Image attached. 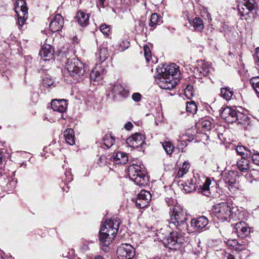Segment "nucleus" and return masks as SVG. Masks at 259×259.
Masks as SVG:
<instances>
[{
    "instance_id": "28",
    "label": "nucleus",
    "mask_w": 259,
    "mask_h": 259,
    "mask_svg": "<svg viewBox=\"0 0 259 259\" xmlns=\"http://www.w3.org/2000/svg\"><path fill=\"white\" fill-rule=\"evenodd\" d=\"M191 25L193 26L195 30L198 31H201L204 27V24L202 19L198 17H195L191 23Z\"/></svg>"
},
{
    "instance_id": "62",
    "label": "nucleus",
    "mask_w": 259,
    "mask_h": 259,
    "mask_svg": "<svg viewBox=\"0 0 259 259\" xmlns=\"http://www.w3.org/2000/svg\"><path fill=\"white\" fill-rule=\"evenodd\" d=\"M257 49H259V48H258Z\"/></svg>"
},
{
    "instance_id": "23",
    "label": "nucleus",
    "mask_w": 259,
    "mask_h": 259,
    "mask_svg": "<svg viewBox=\"0 0 259 259\" xmlns=\"http://www.w3.org/2000/svg\"><path fill=\"white\" fill-rule=\"evenodd\" d=\"M250 157H243L237 162L239 170L242 172H247L250 168V161L248 159Z\"/></svg>"
},
{
    "instance_id": "5",
    "label": "nucleus",
    "mask_w": 259,
    "mask_h": 259,
    "mask_svg": "<svg viewBox=\"0 0 259 259\" xmlns=\"http://www.w3.org/2000/svg\"><path fill=\"white\" fill-rule=\"evenodd\" d=\"M255 0H240L238 5V14L242 20H252L255 17Z\"/></svg>"
},
{
    "instance_id": "22",
    "label": "nucleus",
    "mask_w": 259,
    "mask_h": 259,
    "mask_svg": "<svg viewBox=\"0 0 259 259\" xmlns=\"http://www.w3.org/2000/svg\"><path fill=\"white\" fill-rule=\"evenodd\" d=\"M164 72H162V73L166 74L167 76H171L173 77L174 79L177 80L178 73H179V67L175 63H171L169 66H167L164 68Z\"/></svg>"
},
{
    "instance_id": "56",
    "label": "nucleus",
    "mask_w": 259,
    "mask_h": 259,
    "mask_svg": "<svg viewBox=\"0 0 259 259\" xmlns=\"http://www.w3.org/2000/svg\"><path fill=\"white\" fill-rule=\"evenodd\" d=\"M227 259H235V257L232 254H229L227 256Z\"/></svg>"
},
{
    "instance_id": "31",
    "label": "nucleus",
    "mask_w": 259,
    "mask_h": 259,
    "mask_svg": "<svg viewBox=\"0 0 259 259\" xmlns=\"http://www.w3.org/2000/svg\"><path fill=\"white\" fill-rule=\"evenodd\" d=\"M190 167V163L187 161H185L183 163L182 166L179 168L177 172V177L178 178L182 177L184 175L186 174L188 172Z\"/></svg>"
},
{
    "instance_id": "26",
    "label": "nucleus",
    "mask_w": 259,
    "mask_h": 259,
    "mask_svg": "<svg viewBox=\"0 0 259 259\" xmlns=\"http://www.w3.org/2000/svg\"><path fill=\"white\" fill-rule=\"evenodd\" d=\"M64 137L68 144L70 145L75 144L74 132L73 129H66L64 132Z\"/></svg>"
},
{
    "instance_id": "6",
    "label": "nucleus",
    "mask_w": 259,
    "mask_h": 259,
    "mask_svg": "<svg viewBox=\"0 0 259 259\" xmlns=\"http://www.w3.org/2000/svg\"><path fill=\"white\" fill-rule=\"evenodd\" d=\"M198 188V192L207 197H211L212 194L210 190V185L211 183L210 179L200 176L199 174H194L193 178L191 179Z\"/></svg>"
},
{
    "instance_id": "39",
    "label": "nucleus",
    "mask_w": 259,
    "mask_h": 259,
    "mask_svg": "<svg viewBox=\"0 0 259 259\" xmlns=\"http://www.w3.org/2000/svg\"><path fill=\"white\" fill-rule=\"evenodd\" d=\"M98 54L99 55V58L102 62L106 60L109 56L108 50L106 48H102V49H100Z\"/></svg>"
},
{
    "instance_id": "46",
    "label": "nucleus",
    "mask_w": 259,
    "mask_h": 259,
    "mask_svg": "<svg viewBox=\"0 0 259 259\" xmlns=\"http://www.w3.org/2000/svg\"><path fill=\"white\" fill-rule=\"evenodd\" d=\"M107 163V157L105 155H102L99 159L98 164L100 166L105 165Z\"/></svg>"
},
{
    "instance_id": "55",
    "label": "nucleus",
    "mask_w": 259,
    "mask_h": 259,
    "mask_svg": "<svg viewBox=\"0 0 259 259\" xmlns=\"http://www.w3.org/2000/svg\"><path fill=\"white\" fill-rule=\"evenodd\" d=\"M44 82H45V83H46L48 86H50L51 85L53 84V81L51 79H50L48 81L47 78H46L45 79H44Z\"/></svg>"
},
{
    "instance_id": "48",
    "label": "nucleus",
    "mask_w": 259,
    "mask_h": 259,
    "mask_svg": "<svg viewBox=\"0 0 259 259\" xmlns=\"http://www.w3.org/2000/svg\"><path fill=\"white\" fill-rule=\"evenodd\" d=\"M65 175L66 178L65 180L66 183L70 182L73 180L72 176L70 170H66L65 172Z\"/></svg>"
},
{
    "instance_id": "36",
    "label": "nucleus",
    "mask_w": 259,
    "mask_h": 259,
    "mask_svg": "<svg viewBox=\"0 0 259 259\" xmlns=\"http://www.w3.org/2000/svg\"><path fill=\"white\" fill-rule=\"evenodd\" d=\"M101 69H98L95 68L92 70L90 73V77L92 80H97L102 78L103 72L101 71Z\"/></svg>"
},
{
    "instance_id": "11",
    "label": "nucleus",
    "mask_w": 259,
    "mask_h": 259,
    "mask_svg": "<svg viewBox=\"0 0 259 259\" xmlns=\"http://www.w3.org/2000/svg\"><path fill=\"white\" fill-rule=\"evenodd\" d=\"M16 4L15 11L18 16L19 25L21 26L24 24L25 19L27 18L28 8L24 0H18Z\"/></svg>"
},
{
    "instance_id": "8",
    "label": "nucleus",
    "mask_w": 259,
    "mask_h": 259,
    "mask_svg": "<svg viewBox=\"0 0 259 259\" xmlns=\"http://www.w3.org/2000/svg\"><path fill=\"white\" fill-rule=\"evenodd\" d=\"M221 116L226 122L229 123L237 121L239 122L242 117L247 118L246 115L242 114L241 112H237L235 109L229 107L225 108L222 111Z\"/></svg>"
},
{
    "instance_id": "25",
    "label": "nucleus",
    "mask_w": 259,
    "mask_h": 259,
    "mask_svg": "<svg viewBox=\"0 0 259 259\" xmlns=\"http://www.w3.org/2000/svg\"><path fill=\"white\" fill-rule=\"evenodd\" d=\"M181 238L179 237L177 232H172L169 234V236L166 238L165 241V243H167V244L174 246L176 245L177 243H181Z\"/></svg>"
},
{
    "instance_id": "51",
    "label": "nucleus",
    "mask_w": 259,
    "mask_h": 259,
    "mask_svg": "<svg viewBox=\"0 0 259 259\" xmlns=\"http://www.w3.org/2000/svg\"><path fill=\"white\" fill-rule=\"evenodd\" d=\"M181 186H183V188L184 189V190L186 192V193H191L192 192L190 189V188L189 187L188 185L186 183L185 184H184L183 183H182L181 184Z\"/></svg>"
},
{
    "instance_id": "42",
    "label": "nucleus",
    "mask_w": 259,
    "mask_h": 259,
    "mask_svg": "<svg viewBox=\"0 0 259 259\" xmlns=\"http://www.w3.org/2000/svg\"><path fill=\"white\" fill-rule=\"evenodd\" d=\"M185 94L188 98H191L194 95L192 85H188L185 89Z\"/></svg>"
},
{
    "instance_id": "33",
    "label": "nucleus",
    "mask_w": 259,
    "mask_h": 259,
    "mask_svg": "<svg viewBox=\"0 0 259 259\" xmlns=\"http://www.w3.org/2000/svg\"><path fill=\"white\" fill-rule=\"evenodd\" d=\"M103 144L107 148L111 147L115 143V139L111 135H106L103 140Z\"/></svg>"
},
{
    "instance_id": "13",
    "label": "nucleus",
    "mask_w": 259,
    "mask_h": 259,
    "mask_svg": "<svg viewBox=\"0 0 259 259\" xmlns=\"http://www.w3.org/2000/svg\"><path fill=\"white\" fill-rule=\"evenodd\" d=\"M195 70L200 74V75H202L203 76L207 77L212 74L213 72V68L211 67V63L200 60L198 61Z\"/></svg>"
},
{
    "instance_id": "58",
    "label": "nucleus",
    "mask_w": 259,
    "mask_h": 259,
    "mask_svg": "<svg viewBox=\"0 0 259 259\" xmlns=\"http://www.w3.org/2000/svg\"><path fill=\"white\" fill-rule=\"evenodd\" d=\"M12 184L15 185V182H14V181H12V182H11L9 184V185H12Z\"/></svg>"
},
{
    "instance_id": "35",
    "label": "nucleus",
    "mask_w": 259,
    "mask_h": 259,
    "mask_svg": "<svg viewBox=\"0 0 259 259\" xmlns=\"http://www.w3.org/2000/svg\"><path fill=\"white\" fill-rule=\"evenodd\" d=\"M137 197L141 198L144 201H147V203L148 204L149 201L151 200V194L149 191L145 190H142L138 195Z\"/></svg>"
},
{
    "instance_id": "37",
    "label": "nucleus",
    "mask_w": 259,
    "mask_h": 259,
    "mask_svg": "<svg viewBox=\"0 0 259 259\" xmlns=\"http://www.w3.org/2000/svg\"><path fill=\"white\" fill-rule=\"evenodd\" d=\"M162 146L167 154L170 155L173 152L175 146L169 141H166L162 144Z\"/></svg>"
},
{
    "instance_id": "2",
    "label": "nucleus",
    "mask_w": 259,
    "mask_h": 259,
    "mask_svg": "<svg viewBox=\"0 0 259 259\" xmlns=\"http://www.w3.org/2000/svg\"><path fill=\"white\" fill-rule=\"evenodd\" d=\"M119 225L118 220L109 219L106 221L99 233V240L102 246L106 247L112 243L116 236Z\"/></svg>"
},
{
    "instance_id": "54",
    "label": "nucleus",
    "mask_w": 259,
    "mask_h": 259,
    "mask_svg": "<svg viewBox=\"0 0 259 259\" xmlns=\"http://www.w3.org/2000/svg\"><path fill=\"white\" fill-rule=\"evenodd\" d=\"M133 125L131 122H127L124 125L125 128L127 130H130L131 128H132L133 127Z\"/></svg>"
},
{
    "instance_id": "61",
    "label": "nucleus",
    "mask_w": 259,
    "mask_h": 259,
    "mask_svg": "<svg viewBox=\"0 0 259 259\" xmlns=\"http://www.w3.org/2000/svg\"><path fill=\"white\" fill-rule=\"evenodd\" d=\"M252 172L257 173V171H255V170H253V171H252Z\"/></svg>"
},
{
    "instance_id": "20",
    "label": "nucleus",
    "mask_w": 259,
    "mask_h": 259,
    "mask_svg": "<svg viewBox=\"0 0 259 259\" xmlns=\"http://www.w3.org/2000/svg\"><path fill=\"white\" fill-rule=\"evenodd\" d=\"M89 14L86 11L79 10L75 16L78 24L82 27H85L89 23Z\"/></svg>"
},
{
    "instance_id": "17",
    "label": "nucleus",
    "mask_w": 259,
    "mask_h": 259,
    "mask_svg": "<svg viewBox=\"0 0 259 259\" xmlns=\"http://www.w3.org/2000/svg\"><path fill=\"white\" fill-rule=\"evenodd\" d=\"M51 107L55 111L63 113L67 109V103L65 100L54 99L51 102Z\"/></svg>"
},
{
    "instance_id": "10",
    "label": "nucleus",
    "mask_w": 259,
    "mask_h": 259,
    "mask_svg": "<svg viewBox=\"0 0 259 259\" xmlns=\"http://www.w3.org/2000/svg\"><path fill=\"white\" fill-rule=\"evenodd\" d=\"M119 259H132L135 255V249L130 244H121L117 249Z\"/></svg>"
},
{
    "instance_id": "29",
    "label": "nucleus",
    "mask_w": 259,
    "mask_h": 259,
    "mask_svg": "<svg viewBox=\"0 0 259 259\" xmlns=\"http://www.w3.org/2000/svg\"><path fill=\"white\" fill-rule=\"evenodd\" d=\"M236 152L241 156V157H251L252 155V151L248 150L247 147L242 146H237Z\"/></svg>"
},
{
    "instance_id": "9",
    "label": "nucleus",
    "mask_w": 259,
    "mask_h": 259,
    "mask_svg": "<svg viewBox=\"0 0 259 259\" xmlns=\"http://www.w3.org/2000/svg\"><path fill=\"white\" fill-rule=\"evenodd\" d=\"M156 81L160 88L164 90H170L174 88L177 84V80L174 79L173 77L167 76L166 74L162 73L157 75Z\"/></svg>"
},
{
    "instance_id": "18",
    "label": "nucleus",
    "mask_w": 259,
    "mask_h": 259,
    "mask_svg": "<svg viewBox=\"0 0 259 259\" xmlns=\"http://www.w3.org/2000/svg\"><path fill=\"white\" fill-rule=\"evenodd\" d=\"M111 91L114 96L119 95L121 97L124 98L130 95L128 90L119 83L115 84Z\"/></svg>"
},
{
    "instance_id": "47",
    "label": "nucleus",
    "mask_w": 259,
    "mask_h": 259,
    "mask_svg": "<svg viewBox=\"0 0 259 259\" xmlns=\"http://www.w3.org/2000/svg\"><path fill=\"white\" fill-rule=\"evenodd\" d=\"M251 157L253 163L257 165H259V153L253 154L252 152Z\"/></svg>"
},
{
    "instance_id": "4",
    "label": "nucleus",
    "mask_w": 259,
    "mask_h": 259,
    "mask_svg": "<svg viewBox=\"0 0 259 259\" xmlns=\"http://www.w3.org/2000/svg\"><path fill=\"white\" fill-rule=\"evenodd\" d=\"M237 208L231 207L226 202H221L214 205L212 208V213L221 222L227 221L231 218L233 219L236 215L235 211Z\"/></svg>"
},
{
    "instance_id": "50",
    "label": "nucleus",
    "mask_w": 259,
    "mask_h": 259,
    "mask_svg": "<svg viewBox=\"0 0 259 259\" xmlns=\"http://www.w3.org/2000/svg\"><path fill=\"white\" fill-rule=\"evenodd\" d=\"M132 99L135 102H139L141 99V95L139 93H135L132 95Z\"/></svg>"
},
{
    "instance_id": "7",
    "label": "nucleus",
    "mask_w": 259,
    "mask_h": 259,
    "mask_svg": "<svg viewBox=\"0 0 259 259\" xmlns=\"http://www.w3.org/2000/svg\"><path fill=\"white\" fill-rule=\"evenodd\" d=\"M127 173L129 178L135 184L139 186H145L147 184L148 178L141 170V167L136 164L128 166Z\"/></svg>"
},
{
    "instance_id": "24",
    "label": "nucleus",
    "mask_w": 259,
    "mask_h": 259,
    "mask_svg": "<svg viewBox=\"0 0 259 259\" xmlns=\"http://www.w3.org/2000/svg\"><path fill=\"white\" fill-rule=\"evenodd\" d=\"M236 175L234 171H230L226 173L223 178L225 183L226 184V187L229 188L230 186L234 184L236 182Z\"/></svg>"
},
{
    "instance_id": "43",
    "label": "nucleus",
    "mask_w": 259,
    "mask_h": 259,
    "mask_svg": "<svg viewBox=\"0 0 259 259\" xmlns=\"http://www.w3.org/2000/svg\"><path fill=\"white\" fill-rule=\"evenodd\" d=\"M144 55L146 61L149 62L151 61V52L150 48L147 46L144 47Z\"/></svg>"
},
{
    "instance_id": "32",
    "label": "nucleus",
    "mask_w": 259,
    "mask_h": 259,
    "mask_svg": "<svg viewBox=\"0 0 259 259\" xmlns=\"http://www.w3.org/2000/svg\"><path fill=\"white\" fill-rule=\"evenodd\" d=\"M160 20L159 16L156 14H152L151 16L150 22L149 23V26L151 27V30H153L156 26L158 24Z\"/></svg>"
},
{
    "instance_id": "57",
    "label": "nucleus",
    "mask_w": 259,
    "mask_h": 259,
    "mask_svg": "<svg viewBox=\"0 0 259 259\" xmlns=\"http://www.w3.org/2000/svg\"><path fill=\"white\" fill-rule=\"evenodd\" d=\"M256 56L257 60L259 61V51H257L256 53Z\"/></svg>"
},
{
    "instance_id": "19",
    "label": "nucleus",
    "mask_w": 259,
    "mask_h": 259,
    "mask_svg": "<svg viewBox=\"0 0 259 259\" xmlns=\"http://www.w3.org/2000/svg\"><path fill=\"white\" fill-rule=\"evenodd\" d=\"M110 159L115 164H124L128 161V157L126 153L119 152L113 153Z\"/></svg>"
},
{
    "instance_id": "34",
    "label": "nucleus",
    "mask_w": 259,
    "mask_h": 259,
    "mask_svg": "<svg viewBox=\"0 0 259 259\" xmlns=\"http://www.w3.org/2000/svg\"><path fill=\"white\" fill-rule=\"evenodd\" d=\"M186 109L188 113L194 115L197 110V107L195 102H187Z\"/></svg>"
},
{
    "instance_id": "30",
    "label": "nucleus",
    "mask_w": 259,
    "mask_h": 259,
    "mask_svg": "<svg viewBox=\"0 0 259 259\" xmlns=\"http://www.w3.org/2000/svg\"><path fill=\"white\" fill-rule=\"evenodd\" d=\"M233 95V92L229 87L222 88L221 89V95L226 100H229Z\"/></svg>"
},
{
    "instance_id": "12",
    "label": "nucleus",
    "mask_w": 259,
    "mask_h": 259,
    "mask_svg": "<svg viewBox=\"0 0 259 259\" xmlns=\"http://www.w3.org/2000/svg\"><path fill=\"white\" fill-rule=\"evenodd\" d=\"M233 233L236 234L240 238H244L250 234V229L244 222L240 221L234 225Z\"/></svg>"
},
{
    "instance_id": "14",
    "label": "nucleus",
    "mask_w": 259,
    "mask_h": 259,
    "mask_svg": "<svg viewBox=\"0 0 259 259\" xmlns=\"http://www.w3.org/2000/svg\"><path fill=\"white\" fill-rule=\"evenodd\" d=\"M144 143V138L142 134L135 133L126 140L127 144L134 148H138Z\"/></svg>"
},
{
    "instance_id": "16",
    "label": "nucleus",
    "mask_w": 259,
    "mask_h": 259,
    "mask_svg": "<svg viewBox=\"0 0 259 259\" xmlns=\"http://www.w3.org/2000/svg\"><path fill=\"white\" fill-rule=\"evenodd\" d=\"M208 224V220L204 216H200L191 221V227L194 229L195 230L206 228Z\"/></svg>"
},
{
    "instance_id": "49",
    "label": "nucleus",
    "mask_w": 259,
    "mask_h": 259,
    "mask_svg": "<svg viewBox=\"0 0 259 259\" xmlns=\"http://www.w3.org/2000/svg\"><path fill=\"white\" fill-rule=\"evenodd\" d=\"M189 187L190 188V189L191 190L192 192H194L195 191H198V188L196 186V185H195V184L192 182V181L191 180L190 182H188V183H187Z\"/></svg>"
},
{
    "instance_id": "44",
    "label": "nucleus",
    "mask_w": 259,
    "mask_h": 259,
    "mask_svg": "<svg viewBox=\"0 0 259 259\" xmlns=\"http://www.w3.org/2000/svg\"><path fill=\"white\" fill-rule=\"evenodd\" d=\"M130 46V42L127 40H122L120 42L119 45L118 50L120 51H123L125 49H127Z\"/></svg>"
},
{
    "instance_id": "40",
    "label": "nucleus",
    "mask_w": 259,
    "mask_h": 259,
    "mask_svg": "<svg viewBox=\"0 0 259 259\" xmlns=\"http://www.w3.org/2000/svg\"><path fill=\"white\" fill-rule=\"evenodd\" d=\"M201 127L204 131H208L212 128V124L209 120H204L201 122Z\"/></svg>"
},
{
    "instance_id": "38",
    "label": "nucleus",
    "mask_w": 259,
    "mask_h": 259,
    "mask_svg": "<svg viewBox=\"0 0 259 259\" xmlns=\"http://www.w3.org/2000/svg\"><path fill=\"white\" fill-rule=\"evenodd\" d=\"M250 82L256 94L259 96V76L252 77Z\"/></svg>"
},
{
    "instance_id": "21",
    "label": "nucleus",
    "mask_w": 259,
    "mask_h": 259,
    "mask_svg": "<svg viewBox=\"0 0 259 259\" xmlns=\"http://www.w3.org/2000/svg\"><path fill=\"white\" fill-rule=\"evenodd\" d=\"M53 49L51 45L44 44L39 54L44 60H49L53 58Z\"/></svg>"
},
{
    "instance_id": "45",
    "label": "nucleus",
    "mask_w": 259,
    "mask_h": 259,
    "mask_svg": "<svg viewBox=\"0 0 259 259\" xmlns=\"http://www.w3.org/2000/svg\"><path fill=\"white\" fill-rule=\"evenodd\" d=\"M100 30L104 34L106 35H109L110 27L109 25H107L105 24H102L100 26Z\"/></svg>"
},
{
    "instance_id": "59",
    "label": "nucleus",
    "mask_w": 259,
    "mask_h": 259,
    "mask_svg": "<svg viewBox=\"0 0 259 259\" xmlns=\"http://www.w3.org/2000/svg\"><path fill=\"white\" fill-rule=\"evenodd\" d=\"M4 169H0V176L2 175Z\"/></svg>"
},
{
    "instance_id": "27",
    "label": "nucleus",
    "mask_w": 259,
    "mask_h": 259,
    "mask_svg": "<svg viewBox=\"0 0 259 259\" xmlns=\"http://www.w3.org/2000/svg\"><path fill=\"white\" fill-rule=\"evenodd\" d=\"M239 123L243 125L245 130L252 131L254 130V126L251 123L250 118L247 116V118L242 117L238 122Z\"/></svg>"
},
{
    "instance_id": "3",
    "label": "nucleus",
    "mask_w": 259,
    "mask_h": 259,
    "mask_svg": "<svg viewBox=\"0 0 259 259\" xmlns=\"http://www.w3.org/2000/svg\"><path fill=\"white\" fill-rule=\"evenodd\" d=\"M65 69L70 76L77 82L83 80L87 75V66L75 58L67 60Z\"/></svg>"
},
{
    "instance_id": "15",
    "label": "nucleus",
    "mask_w": 259,
    "mask_h": 259,
    "mask_svg": "<svg viewBox=\"0 0 259 259\" xmlns=\"http://www.w3.org/2000/svg\"><path fill=\"white\" fill-rule=\"evenodd\" d=\"M64 24V19L60 14H56L51 20L50 29L52 32H55L61 30Z\"/></svg>"
},
{
    "instance_id": "41",
    "label": "nucleus",
    "mask_w": 259,
    "mask_h": 259,
    "mask_svg": "<svg viewBox=\"0 0 259 259\" xmlns=\"http://www.w3.org/2000/svg\"><path fill=\"white\" fill-rule=\"evenodd\" d=\"M135 203L136 206L139 208H143L146 207L148 205L147 201H144L141 198L137 197L135 200Z\"/></svg>"
},
{
    "instance_id": "53",
    "label": "nucleus",
    "mask_w": 259,
    "mask_h": 259,
    "mask_svg": "<svg viewBox=\"0 0 259 259\" xmlns=\"http://www.w3.org/2000/svg\"><path fill=\"white\" fill-rule=\"evenodd\" d=\"M98 3H99L100 6L103 8L107 5V3H106V0H98Z\"/></svg>"
},
{
    "instance_id": "1",
    "label": "nucleus",
    "mask_w": 259,
    "mask_h": 259,
    "mask_svg": "<svg viewBox=\"0 0 259 259\" xmlns=\"http://www.w3.org/2000/svg\"><path fill=\"white\" fill-rule=\"evenodd\" d=\"M169 226L172 229H176L185 234L190 232L187 221L188 217L185 210L179 205L170 208L169 211Z\"/></svg>"
},
{
    "instance_id": "52",
    "label": "nucleus",
    "mask_w": 259,
    "mask_h": 259,
    "mask_svg": "<svg viewBox=\"0 0 259 259\" xmlns=\"http://www.w3.org/2000/svg\"><path fill=\"white\" fill-rule=\"evenodd\" d=\"M3 153L0 151V169H4L5 163L3 161Z\"/></svg>"
},
{
    "instance_id": "60",
    "label": "nucleus",
    "mask_w": 259,
    "mask_h": 259,
    "mask_svg": "<svg viewBox=\"0 0 259 259\" xmlns=\"http://www.w3.org/2000/svg\"><path fill=\"white\" fill-rule=\"evenodd\" d=\"M0 259H4V258L2 256H0Z\"/></svg>"
}]
</instances>
